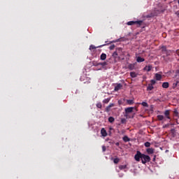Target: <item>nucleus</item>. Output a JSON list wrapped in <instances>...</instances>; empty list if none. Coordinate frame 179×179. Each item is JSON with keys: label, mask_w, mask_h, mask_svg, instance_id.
Segmentation results:
<instances>
[{"label": "nucleus", "mask_w": 179, "mask_h": 179, "mask_svg": "<svg viewBox=\"0 0 179 179\" xmlns=\"http://www.w3.org/2000/svg\"><path fill=\"white\" fill-rule=\"evenodd\" d=\"M134 159L136 162H141L143 164H146V163H149L150 162V157L149 155H146L141 152V151H137L136 154L134 156Z\"/></svg>", "instance_id": "f257e3e1"}, {"label": "nucleus", "mask_w": 179, "mask_h": 179, "mask_svg": "<svg viewBox=\"0 0 179 179\" xmlns=\"http://www.w3.org/2000/svg\"><path fill=\"white\" fill-rule=\"evenodd\" d=\"M128 26H134V24H138L137 27H141V26H143V21H129L127 23Z\"/></svg>", "instance_id": "f03ea898"}, {"label": "nucleus", "mask_w": 179, "mask_h": 179, "mask_svg": "<svg viewBox=\"0 0 179 179\" xmlns=\"http://www.w3.org/2000/svg\"><path fill=\"white\" fill-rule=\"evenodd\" d=\"M166 56H164V58L165 59V61H173V58H171V57H169L171 55H173V50H166Z\"/></svg>", "instance_id": "7ed1b4c3"}, {"label": "nucleus", "mask_w": 179, "mask_h": 179, "mask_svg": "<svg viewBox=\"0 0 179 179\" xmlns=\"http://www.w3.org/2000/svg\"><path fill=\"white\" fill-rule=\"evenodd\" d=\"M122 89V85L121 83L116 84V86L115 87V92H118V90H121Z\"/></svg>", "instance_id": "20e7f679"}, {"label": "nucleus", "mask_w": 179, "mask_h": 179, "mask_svg": "<svg viewBox=\"0 0 179 179\" xmlns=\"http://www.w3.org/2000/svg\"><path fill=\"white\" fill-rule=\"evenodd\" d=\"M134 111V107H129L125 108L126 114H129Z\"/></svg>", "instance_id": "39448f33"}, {"label": "nucleus", "mask_w": 179, "mask_h": 179, "mask_svg": "<svg viewBox=\"0 0 179 179\" xmlns=\"http://www.w3.org/2000/svg\"><path fill=\"white\" fill-rule=\"evenodd\" d=\"M146 152H147L148 155H153V153H155V149H153V148H147Z\"/></svg>", "instance_id": "423d86ee"}, {"label": "nucleus", "mask_w": 179, "mask_h": 179, "mask_svg": "<svg viewBox=\"0 0 179 179\" xmlns=\"http://www.w3.org/2000/svg\"><path fill=\"white\" fill-rule=\"evenodd\" d=\"M164 115H165L166 118H167L168 120H171L170 110H165Z\"/></svg>", "instance_id": "0eeeda50"}, {"label": "nucleus", "mask_w": 179, "mask_h": 179, "mask_svg": "<svg viewBox=\"0 0 179 179\" xmlns=\"http://www.w3.org/2000/svg\"><path fill=\"white\" fill-rule=\"evenodd\" d=\"M101 134L102 136H103V137L107 136V131H106V129L102 128V129H101Z\"/></svg>", "instance_id": "6e6552de"}, {"label": "nucleus", "mask_w": 179, "mask_h": 179, "mask_svg": "<svg viewBox=\"0 0 179 179\" xmlns=\"http://www.w3.org/2000/svg\"><path fill=\"white\" fill-rule=\"evenodd\" d=\"M104 45H99V46H98V47H96V46H94V45H91L90 46V50H96V48H101V47H104Z\"/></svg>", "instance_id": "1a4fd4ad"}, {"label": "nucleus", "mask_w": 179, "mask_h": 179, "mask_svg": "<svg viewBox=\"0 0 179 179\" xmlns=\"http://www.w3.org/2000/svg\"><path fill=\"white\" fill-rule=\"evenodd\" d=\"M169 86H170V84L168 82H165L162 83V87L164 89H169Z\"/></svg>", "instance_id": "9d476101"}, {"label": "nucleus", "mask_w": 179, "mask_h": 179, "mask_svg": "<svg viewBox=\"0 0 179 179\" xmlns=\"http://www.w3.org/2000/svg\"><path fill=\"white\" fill-rule=\"evenodd\" d=\"M136 62H138V63L145 62V58H143V57H137Z\"/></svg>", "instance_id": "9b49d317"}, {"label": "nucleus", "mask_w": 179, "mask_h": 179, "mask_svg": "<svg viewBox=\"0 0 179 179\" xmlns=\"http://www.w3.org/2000/svg\"><path fill=\"white\" fill-rule=\"evenodd\" d=\"M143 69L147 72H150L152 71V66H145Z\"/></svg>", "instance_id": "f8f14e48"}, {"label": "nucleus", "mask_w": 179, "mask_h": 179, "mask_svg": "<svg viewBox=\"0 0 179 179\" xmlns=\"http://www.w3.org/2000/svg\"><path fill=\"white\" fill-rule=\"evenodd\" d=\"M107 58V55L106 53H102L100 56V59L101 61H105V59Z\"/></svg>", "instance_id": "ddd939ff"}, {"label": "nucleus", "mask_w": 179, "mask_h": 179, "mask_svg": "<svg viewBox=\"0 0 179 179\" xmlns=\"http://www.w3.org/2000/svg\"><path fill=\"white\" fill-rule=\"evenodd\" d=\"M156 80H162V76L159 73L155 74Z\"/></svg>", "instance_id": "4468645a"}, {"label": "nucleus", "mask_w": 179, "mask_h": 179, "mask_svg": "<svg viewBox=\"0 0 179 179\" xmlns=\"http://www.w3.org/2000/svg\"><path fill=\"white\" fill-rule=\"evenodd\" d=\"M157 118L158 121H163V120H164V116H163L162 115H158L157 116Z\"/></svg>", "instance_id": "2eb2a0df"}, {"label": "nucleus", "mask_w": 179, "mask_h": 179, "mask_svg": "<svg viewBox=\"0 0 179 179\" xmlns=\"http://www.w3.org/2000/svg\"><path fill=\"white\" fill-rule=\"evenodd\" d=\"M127 104H129V106H132V104H134V100H132V99H127Z\"/></svg>", "instance_id": "dca6fc26"}, {"label": "nucleus", "mask_w": 179, "mask_h": 179, "mask_svg": "<svg viewBox=\"0 0 179 179\" xmlns=\"http://www.w3.org/2000/svg\"><path fill=\"white\" fill-rule=\"evenodd\" d=\"M154 87L153 85L152 84H149L148 86L147 87V90H153Z\"/></svg>", "instance_id": "f3484780"}, {"label": "nucleus", "mask_w": 179, "mask_h": 179, "mask_svg": "<svg viewBox=\"0 0 179 179\" xmlns=\"http://www.w3.org/2000/svg\"><path fill=\"white\" fill-rule=\"evenodd\" d=\"M134 68H135V66L132 64H130L128 66V69H130V71H133V69H134Z\"/></svg>", "instance_id": "a211bd4d"}, {"label": "nucleus", "mask_w": 179, "mask_h": 179, "mask_svg": "<svg viewBox=\"0 0 179 179\" xmlns=\"http://www.w3.org/2000/svg\"><path fill=\"white\" fill-rule=\"evenodd\" d=\"M130 76H131V78H136V76H138V75L135 72H131Z\"/></svg>", "instance_id": "6ab92c4d"}, {"label": "nucleus", "mask_w": 179, "mask_h": 179, "mask_svg": "<svg viewBox=\"0 0 179 179\" xmlns=\"http://www.w3.org/2000/svg\"><path fill=\"white\" fill-rule=\"evenodd\" d=\"M123 141H124V142H129L130 139L128 138L127 136H124L123 137Z\"/></svg>", "instance_id": "aec40b11"}, {"label": "nucleus", "mask_w": 179, "mask_h": 179, "mask_svg": "<svg viewBox=\"0 0 179 179\" xmlns=\"http://www.w3.org/2000/svg\"><path fill=\"white\" fill-rule=\"evenodd\" d=\"M108 121L110 122V123H113V122H114V121H115V119H114V117H108Z\"/></svg>", "instance_id": "412c9836"}, {"label": "nucleus", "mask_w": 179, "mask_h": 179, "mask_svg": "<svg viewBox=\"0 0 179 179\" xmlns=\"http://www.w3.org/2000/svg\"><path fill=\"white\" fill-rule=\"evenodd\" d=\"M119 169L120 170H125V169H127V165H120Z\"/></svg>", "instance_id": "4be33fe9"}, {"label": "nucleus", "mask_w": 179, "mask_h": 179, "mask_svg": "<svg viewBox=\"0 0 179 179\" xmlns=\"http://www.w3.org/2000/svg\"><path fill=\"white\" fill-rule=\"evenodd\" d=\"M113 163H115V164H118V163H120V159L118 158H115L113 159Z\"/></svg>", "instance_id": "5701e85b"}, {"label": "nucleus", "mask_w": 179, "mask_h": 179, "mask_svg": "<svg viewBox=\"0 0 179 179\" xmlns=\"http://www.w3.org/2000/svg\"><path fill=\"white\" fill-rule=\"evenodd\" d=\"M141 104L143 107H149V105L145 101L142 102Z\"/></svg>", "instance_id": "b1692460"}, {"label": "nucleus", "mask_w": 179, "mask_h": 179, "mask_svg": "<svg viewBox=\"0 0 179 179\" xmlns=\"http://www.w3.org/2000/svg\"><path fill=\"white\" fill-rule=\"evenodd\" d=\"M173 114L176 117H178V110H177V109H174Z\"/></svg>", "instance_id": "393cba45"}, {"label": "nucleus", "mask_w": 179, "mask_h": 179, "mask_svg": "<svg viewBox=\"0 0 179 179\" xmlns=\"http://www.w3.org/2000/svg\"><path fill=\"white\" fill-rule=\"evenodd\" d=\"M144 146H145V148H150V143L148 141L145 142Z\"/></svg>", "instance_id": "a878e982"}, {"label": "nucleus", "mask_w": 179, "mask_h": 179, "mask_svg": "<svg viewBox=\"0 0 179 179\" xmlns=\"http://www.w3.org/2000/svg\"><path fill=\"white\" fill-rule=\"evenodd\" d=\"M99 63L100 62H93L92 64H93L94 66H99L100 65Z\"/></svg>", "instance_id": "bb28decb"}, {"label": "nucleus", "mask_w": 179, "mask_h": 179, "mask_svg": "<svg viewBox=\"0 0 179 179\" xmlns=\"http://www.w3.org/2000/svg\"><path fill=\"white\" fill-rule=\"evenodd\" d=\"M99 65H101V66H107V62H99Z\"/></svg>", "instance_id": "cd10ccee"}, {"label": "nucleus", "mask_w": 179, "mask_h": 179, "mask_svg": "<svg viewBox=\"0 0 179 179\" xmlns=\"http://www.w3.org/2000/svg\"><path fill=\"white\" fill-rule=\"evenodd\" d=\"M97 108H101L103 107V105H101V103H96Z\"/></svg>", "instance_id": "c85d7f7f"}, {"label": "nucleus", "mask_w": 179, "mask_h": 179, "mask_svg": "<svg viewBox=\"0 0 179 179\" xmlns=\"http://www.w3.org/2000/svg\"><path fill=\"white\" fill-rule=\"evenodd\" d=\"M117 56H118V53H117V52H114L113 53V58H117Z\"/></svg>", "instance_id": "c756f323"}, {"label": "nucleus", "mask_w": 179, "mask_h": 179, "mask_svg": "<svg viewBox=\"0 0 179 179\" xmlns=\"http://www.w3.org/2000/svg\"><path fill=\"white\" fill-rule=\"evenodd\" d=\"M171 134H172V135H176V129H171Z\"/></svg>", "instance_id": "7c9ffc66"}, {"label": "nucleus", "mask_w": 179, "mask_h": 179, "mask_svg": "<svg viewBox=\"0 0 179 179\" xmlns=\"http://www.w3.org/2000/svg\"><path fill=\"white\" fill-rule=\"evenodd\" d=\"M162 51H165L166 52L168 51L167 48L166 46H162Z\"/></svg>", "instance_id": "2f4dec72"}, {"label": "nucleus", "mask_w": 179, "mask_h": 179, "mask_svg": "<svg viewBox=\"0 0 179 179\" xmlns=\"http://www.w3.org/2000/svg\"><path fill=\"white\" fill-rule=\"evenodd\" d=\"M114 48H115V45H111L110 47H109V49L110 50H113Z\"/></svg>", "instance_id": "473e14b6"}, {"label": "nucleus", "mask_w": 179, "mask_h": 179, "mask_svg": "<svg viewBox=\"0 0 179 179\" xmlns=\"http://www.w3.org/2000/svg\"><path fill=\"white\" fill-rule=\"evenodd\" d=\"M156 84V80H150V85H155Z\"/></svg>", "instance_id": "72a5a7b5"}, {"label": "nucleus", "mask_w": 179, "mask_h": 179, "mask_svg": "<svg viewBox=\"0 0 179 179\" xmlns=\"http://www.w3.org/2000/svg\"><path fill=\"white\" fill-rule=\"evenodd\" d=\"M111 110V108H109L108 106H107L106 108V113H110V110Z\"/></svg>", "instance_id": "f704fd0d"}, {"label": "nucleus", "mask_w": 179, "mask_h": 179, "mask_svg": "<svg viewBox=\"0 0 179 179\" xmlns=\"http://www.w3.org/2000/svg\"><path fill=\"white\" fill-rule=\"evenodd\" d=\"M170 127V124H166L163 126V128H169Z\"/></svg>", "instance_id": "c9c22d12"}, {"label": "nucleus", "mask_w": 179, "mask_h": 179, "mask_svg": "<svg viewBox=\"0 0 179 179\" xmlns=\"http://www.w3.org/2000/svg\"><path fill=\"white\" fill-rule=\"evenodd\" d=\"M106 145H102V151L106 152Z\"/></svg>", "instance_id": "e433bc0d"}, {"label": "nucleus", "mask_w": 179, "mask_h": 179, "mask_svg": "<svg viewBox=\"0 0 179 179\" xmlns=\"http://www.w3.org/2000/svg\"><path fill=\"white\" fill-rule=\"evenodd\" d=\"M117 42H118V40H115V41H110V42L109 43V44H111V43H117Z\"/></svg>", "instance_id": "4c0bfd02"}, {"label": "nucleus", "mask_w": 179, "mask_h": 179, "mask_svg": "<svg viewBox=\"0 0 179 179\" xmlns=\"http://www.w3.org/2000/svg\"><path fill=\"white\" fill-rule=\"evenodd\" d=\"M108 106L111 108V107H114V103H110Z\"/></svg>", "instance_id": "58836bf2"}, {"label": "nucleus", "mask_w": 179, "mask_h": 179, "mask_svg": "<svg viewBox=\"0 0 179 179\" xmlns=\"http://www.w3.org/2000/svg\"><path fill=\"white\" fill-rule=\"evenodd\" d=\"M121 122H122V124H124L125 122V119H122Z\"/></svg>", "instance_id": "ea45409f"}, {"label": "nucleus", "mask_w": 179, "mask_h": 179, "mask_svg": "<svg viewBox=\"0 0 179 179\" xmlns=\"http://www.w3.org/2000/svg\"><path fill=\"white\" fill-rule=\"evenodd\" d=\"M103 103H108V99H104Z\"/></svg>", "instance_id": "a19ab883"}, {"label": "nucleus", "mask_w": 179, "mask_h": 179, "mask_svg": "<svg viewBox=\"0 0 179 179\" xmlns=\"http://www.w3.org/2000/svg\"><path fill=\"white\" fill-rule=\"evenodd\" d=\"M176 54H177V55H178V57H179V49L176 50Z\"/></svg>", "instance_id": "79ce46f5"}, {"label": "nucleus", "mask_w": 179, "mask_h": 179, "mask_svg": "<svg viewBox=\"0 0 179 179\" xmlns=\"http://www.w3.org/2000/svg\"><path fill=\"white\" fill-rule=\"evenodd\" d=\"M115 145H116V146H120V143L117 142L115 143Z\"/></svg>", "instance_id": "37998d69"}, {"label": "nucleus", "mask_w": 179, "mask_h": 179, "mask_svg": "<svg viewBox=\"0 0 179 179\" xmlns=\"http://www.w3.org/2000/svg\"><path fill=\"white\" fill-rule=\"evenodd\" d=\"M177 85H178V82L176 83L175 86H177Z\"/></svg>", "instance_id": "c03bdc74"}, {"label": "nucleus", "mask_w": 179, "mask_h": 179, "mask_svg": "<svg viewBox=\"0 0 179 179\" xmlns=\"http://www.w3.org/2000/svg\"><path fill=\"white\" fill-rule=\"evenodd\" d=\"M155 160H156V156H155V157L153 159V162H155Z\"/></svg>", "instance_id": "a18cd8bd"}, {"label": "nucleus", "mask_w": 179, "mask_h": 179, "mask_svg": "<svg viewBox=\"0 0 179 179\" xmlns=\"http://www.w3.org/2000/svg\"><path fill=\"white\" fill-rule=\"evenodd\" d=\"M178 3L179 4V0H178Z\"/></svg>", "instance_id": "49530a36"}, {"label": "nucleus", "mask_w": 179, "mask_h": 179, "mask_svg": "<svg viewBox=\"0 0 179 179\" xmlns=\"http://www.w3.org/2000/svg\"><path fill=\"white\" fill-rule=\"evenodd\" d=\"M164 1H167V0H164Z\"/></svg>", "instance_id": "de8ad7c7"}]
</instances>
